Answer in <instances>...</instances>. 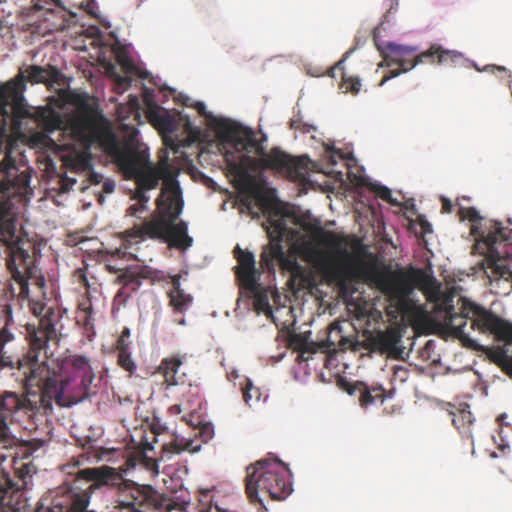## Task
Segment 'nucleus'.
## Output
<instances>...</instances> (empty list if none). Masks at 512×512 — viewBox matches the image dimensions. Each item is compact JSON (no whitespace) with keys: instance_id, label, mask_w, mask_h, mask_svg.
<instances>
[{"instance_id":"obj_1","label":"nucleus","mask_w":512,"mask_h":512,"mask_svg":"<svg viewBox=\"0 0 512 512\" xmlns=\"http://www.w3.org/2000/svg\"><path fill=\"white\" fill-rule=\"evenodd\" d=\"M266 141V134L258 126V210L266 216L261 226L279 231L286 237V243L291 246L303 240L302 231L316 240L323 229L321 222L309 214L297 215L288 204L280 201L276 189L266 186L261 172L264 169H271L289 178H297L304 169L302 161L293 158L278 147L267 150L264 146Z\"/></svg>"},{"instance_id":"obj_2","label":"nucleus","mask_w":512,"mask_h":512,"mask_svg":"<svg viewBox=\"0 0 512 512\" xmlns=\"http://www.w3.org/2000/svg\"><path fill=\"white\" fill-rule=\"evenodd\" d=\"M343 254L345 259L333 261L326 268L327 277L336 283L342 295L350 292V283L370 280L389 297L391 303L396 304L397 310L405 317L413 315L418 310L416 304L409 298L415 285L425 292H439L433 278L422 269L383 272L375 265L354 261L346 250Z\"/></svg>"},{"instance_id":"obj_3","label":"nucleus","mask_w":512,"mask_h":512,"mask_svg":"<svg viewBox=\"0 0 512 512\" xmlns=\"http://www.w3.org/2000/svg\"><path fill=\"white\" fill-rule=\"evenodd\" d=\"M1 165L8 178L7 181H0V241L7 247V268L18 285V297L29 299L30 285L40 295H44L45 279L36 266L35 244L16 236V215L12 211L11 195L16 192L17 186L26 185L28 179L26 176L19 180L10 179L16 177L12 171L17 170V167L9 152L5 154Z\"/></svg>"},{"instance_id":"obj_4","label":"nucleus","mask_w":512,"mask_h":512,"mask_svg":"<svg viewBox=\"0 0 512 512\" xmlns=\"http://www.w3.org/2000/svg\"><path fill=\"white\" fill-rule=\"evenodd\" d=\"M241 214L256 218V140L251 130L226 118L214 120Z\"/></svg>"},{"instance_id":"obj_5","label":"nucleus","mask_w":512,"mask_h":512,"mask_svg":"<svg viewBox=\"0 0 512 512\" xmlns=\"http://www.w3.org/2000/svg\"><path fill=\"white\" fill-rule=\"evenodd\" d=\"M437 310L444 313L446 329L467 348L483 350V347L465 332L468 321L472 330L491 334L497 341L512 345V322L476 302L459 297L455 305L453 297L447 295L441 303H437Z\"/></svg>"},{"instance_id":"obj_6","label":"nucleus","mask_w":512,"mask_h":512,"mask_svg":"<svg viewBox=\"0 0 512 512\" xmlns=\"http://www.w3.org/2000/svg\"><path fill=\"white\" fill-rule=\"evenodd\" d=\"M59 77V71L52 65L45 67L38 65H29L11 80L0 84V129L3 130L7 125L8 119L27 115V109L24 104V91L26 82L34 84H50L56 82Z\"/></svg>"},{"instance_id":"obj_7","label":"nucleus","mask_w":512,"mask_h":512,"mask_svg":"<svg viewBox=\"0 0 512 512\" xmlns=\"http://www.w3.org/2000/svg\"><path fill=\"white\" fill-rule=\"evenodd\" d=\"M94 378L50 374L45 366L32 362L27 381L41 390L44 398L55 400L60 406L82 402L96 392L92 390Z\"/></svg>"},{"instance_id":"obj_8","label":"nucleus","mask_w":512,"mask_h":512,"mask_svg":"<svg viewBox=\"0 0 512 512\" xmlns=\"http://www.w3.org/2000/svg\"><path fill=\"white\" fill-rule=\"evenodd\" d=\"M122 477V473L107 465L78 470L77 479L91 482L88 491H69L54 497L48 512H95L88 510L90 493L101 487L116 488L119 483H122Z\"/></svg>"},{"instance_id":"obj_9","label":"nucleus","mask_w":512,"mask_h":512,"mask_svg":"<svg viewBox=\"0 0 512 512\" xmlns=\"http://www.w3.org/2000/svg\"><path fill=\"white\" fill-rule=\"evenodd\" d=\"M30 309L39 318L37 327L31 325L27 327L30 342L28 358L36 364L39 362V353L47 347V343L58 339L63 326L62 310L56 304L48 305L33 300L30 301Z\"/></svg>"},{"instance_id":"obj_10","label":"nucleus","mask_w":512,"mask_h":512,"mask_svg":"<svg viewBox=\"0 0 512 512\" xmlns=\"http://www.w3.org/2000/svg\"><path fill=\"white\" fill-rule=\"evenodd\" d=\"M501 233L500 230H495L488 239L478 244V247L484 244L486 249V256L479 265L497 289V293L507 295L512 291V270L502 262L509 254L507 244L510 238H505Z\"/></svg>"},{"instance_id":"obj_11","label":"nucleus","mask_w":512,"mask_h":512,"mask_svg":"<svg viewBox=\"0 0 512 512\" xmlns=\"http://www.w3.org/2000/svg\"><path fill=\"white\" fill-rule=\"evenodd\" d=\"M237 265L233 268L238 286L236 317L256 311V261L254 253L236 245L232 251Z\"/></svg>"},{"instance_id":"obj_12","label":"nucleus","mask_w":512,"mask_h":512,"mask_svg":"<svg viewBox=\"0 0 512 512\" xmlns=\"http://www.w3.org/2000/svg\"><path fill=\"white\" fill-rule=\"evenodd\" d=\"M98 143L102 150L113 160L123 174L124 178L132 180L133 177L150 164V156L146 149H140L122 143L109 129L98 134Z\"/></svg>"},{"instance_id":"obj_13","label":"nucleus","mask_w":512,"mask_h":512,"mask_svg":"<svg viewBox=\"0 0 512 512\" xmlns=\"http://www.w3.org/2000/svg\"><path fill=\"white\" fill-rule=\"evenodd\" d=\"M178 171L171 165L166 153L159 157L156 165L147 164L142 170L132 178L137 188L141 190L155 189L160 180L163 181L161 194L157 199H162L163 205L166 203L177 202L181 198V189L176 176Z\"/></svg>"},{"instance_id":"obj_14","label":"nucleus","mask_w":512,"mask_h":512,"mask_svg":"<svg viewBox=\"0 0 512 512\" xmlns=\"http://www.w3.org/2000/svg\"><path fill=\"white\" fill-rule=\"evenodd\" d=\"M156 223L160 225L161 232L156 239H163L171 247L185 251L192 246L193 239L187 233V223L180 221L175 223L183 209L182 197L177 202L163 205L162 199L156 200Z\"/></svg>"},{"instance_id":"obj_15","label":"nucleus","mask_w":512,"mask_h":512,"mask_svg":"<svg viewBox=\"0 0 512 512\" xmlns=\"http://www.w3.org/2000/svg\"><path fill=\"white\" fill-rule=\"evenodd\" d=\"M258 489L265 490L274 500L286 499L292 488V474L277 458L258 460Z\"/></svg>"},{"instance_id":"obj_16","label":"nucleus","mask_w":512,"mask_h":512,"mask_svg":"<svg viewBox=\"0 0 512 512\" xmlns=\"http://www.w3.org/2000/svg\"><path fill=\"white\" fill-rule=\"evenodd\" d=\"M33 409V403L24 395L10 391L0 395V444L6 446L9 434L8 423L15 421L18 414H27Z\"/></svg>"},{"instance_id":"obj_17","label":"nucleus","mask_w":512,"mask_h":512,"mask_svg":"<svg viewBox=\"0 0 512 512\" xmlns=\"http://www.w3.org/2000/svg\"><path fill=\"white\" fill-rule=\"evenodd\" d=\"M415 47L398 45L395 43H387L384 48L380 49L383 61L379 64V67H390L392 65H399L400 69L391 70L389 75H385L380 86L384 85L388 80L399 76L403 72L410 71L413 67H410L414 61L416 52Z\"/></svg>"},{"instance_id":"obj_18","label":"nucleus","mask_w":512,"mask_h":512,"mask_svg":"<svg viewBox=\"0 0 512 512\" xmlns=\"http://www.w3.org/2000/svg\"><path fill=\"white\" fill-rule=\"evenodd\" d=\"M458 216L461 221L467 219L472 223L471 234L476 239L474 250L478 251L484 257L486 256L485 245L483 244L478 247V244L480 242H484L486 238L488 239V236H490V234H493L495 230H500L502 232V236H504L505 238H510L507 235V229L502 227L500 222L490 220L488 222H485L484 225H479L481 224L483 218L480 216L479 212L474 207L466 208L460 206L458 210Z\"/></svg>"},{"instance_id":"obj_19","label":"nucleus","mask_w":512,"mask_h":512,"mask_svg":"<svg viewBox=\"0 0 512 512\" xmlns=\"http://www.w3.org/2000/svg\"><path fill=\"white\" fill-rule=\"evenodd\" d=\"M132 502H126L133 512H141V508L153 511H169L172 508L170 498L155 490L151 485H136L130 489Z\"/></svg>"},{"instance_id":"obj_20","label":"nucleus","mask_w":512,"mask_h":512,"mask_svg":"<svg viewBox=\"0 0 512 512\" xmlns=\"http://www.w3.org/2000/svg\"><path fill=\"white\" fill-rule=\"evenodd\" d=\"M402 335L398 328L388 327L371 333L364 343V348L371 352L386 354L391 358L401 357L402 349L399 347Z\"/></svg>"},{"instance_id":"obj_21","label":"nucleus","mask_w":512,"mask_h":512,"mask_svg":"<svg viewBox=\"0 0 512 512\" xmlns=\"http://www.w3.org/2000/svg\"><path fill=\"white\" fill-rule=\"evenodd\" d=\"M155 271L143 265H132L123 268L114 283L121 285L116 298L126 300L132 293L138 291L143 279H154Z\"/></svg>"},{"instance_id":"obj_22","label":"nucleus","mask_w":512,"mask_h":512,"mask_svg":"<svg viewBox=\"0 0 512 512\" xmlns=\"http://www.w3.org/2000/svg\"><path fill=\"white\" fill-rule=\"evenodd\" d=\"M21 496L9 473L0 469V512H22L25 505L20 501Z\"/></svg>"},{"instance_id":"obj_23","label":"nucleus","mask_w":512,"mask_h":512,"mask_svg":"<svg viewBox=\"0 0 512 512\" xmlns=\"http://www.w3.org/2000/svg\"><path fill=\"white\" fill-rule=\"evenodd\" d=\"M269 239V255L272 259L278 261L281 268L285 271L295 273L300 270L297 260L293 257L287 256L283 250V242H286V237L282 236L279 231L263 228Z\"/></svg>"},{"instance_id":"obj_24","label":"nucleus","mask_w":512,"mask_h":512,"mask_svg":"<svg viewBox=\"0 0 512 512\" xmlns=\"http://www.w3.org/2000/svg\"><path fill=\"white\" fill-rule=\"evenodd\" d=\"M182 364L183 357L180 355H172L161 360L157 372L163 376V384L167 387L186 384V375L179 374Z\"/></svg>"},{"instance_id":"obj_25","label":"nucleus","mask_w":512,"mask_h":512,"mask_svg":"<svg viewBox=\"0 0 512 512\" xmlns=\"http://www.w3.org/2000/svg\"><path fill=\"white\" fill-rule=\"evenodd\" d=\"M345 389L350 395L358 394L360 404L363 407L375 404L377 401L383 402L385 398V390L382 387H368L361 381L347 384Z\"/></svg>"},{"instance_id":"obj_26","label":"nucleus","mask_w":512,"mask_h":512,"mask_svg":"<svg viewBox=\"0 0 512 512\" xmlns=\"http://www.w3.org/2000/svg\"><path fill=\"white\" fill-rule=\"evenodd\" d=\"M161 228L156 223V217L152 220H145L141 225H134L132 228L123 232V238L126 241L131 240H144L146 237L156 239L160 234Z\"/></svg>"},{"instance_id":"obj_27","label":"nucleus","mask_w":512,"mask_h":512,"mask_svg":"<svg viewBox=\"0 0 512 512\" xmlns=\"http://www.w3.org/2000/svg\"><path fill=\"white\" fill-rule=\"evenodd\" d=\"M37 124L47 132H53L60 129L63 124L62 116L52 108L42 107L35 113Z\"/></svg>"},{"instance_id":"obj_28","label":"nucleus","mask_w":512,"mask_h":512,"mask_svg":"<svg viewBox=\"0 0 512 512\" xmlns=\"http://www.w3.org/2000/svg\"><path fill=\"white\" fill-rule=\"evenodd\" d=\"M63 165L74 172H84L91 169V156L84 151H72L62 157Z\"/></svg>"},{"instance_id":"obj_29","label":"nucleus","mask_w":512,"mask_h":512,"mask_svg":"<svg viewBox=\"0 0 512 512\" xmlns=\"http://www.w3.org/2000/svg\"><path fill=\"white\" fill-rule=\"evenodd\" d=\"M468 408L469 406L466 405L453 413L452 423L463 437L472 440L474 417Z\"/></svg>"},{"instance_id":"obj_30","label":"nucleus","mask_w":512,"mask_h":512,"mask_svg":"<svg viewBox=\"0 0 512 512\" xmlns=\"http://www.w3.org/2000/svg\"><path fill=\"white\" fill-rule=\"evenodd\" d=\"M66 364L69 367L67 371L69 376L95 378V374L90 366V361L85 356H70Z\"/></svg>"},{"instance_id":"obj_31","label":"nucleus","mask_w":512,"mask_h":512,"mask_svg":"<svg viewBox=\"0 0 512 512\" xmlns=\"http://www.w3.org/2000/svg\"><path fill=\"white\" fill-rule=\"evenodd\" d=\"M169 305L173 308L175 314L185 313L192 303V296L185 291H169Z\"/></svg>"},{"instance_id":"obj_32","label":"nucleus","mask_w":512,"mask_h":512,"mask_svg":"<svg viewBox=\"0 0 512 512\" xmlns=\"http://www.w3.org/2000/svg\"><path fill=\"white\" fill-rule=\"evenodd\" d=\"M199 449H200V446H197V447L193 446L192 440L174 439L169 444H167L163 447V452L179 454L183 451L196 452Z\"/></svg>"},{"instance_id":"obj_33","label":"nucleus","mask_w":512,"mask_h":512,"mask_svg":"<svg viewBox=\"0 0 512 512\" xmlns=\"http://www.w3.org/2000/svg\"><path fill=\"white\" fill-rule=\"evenodd\" d=\"M256 463H251L246 467L245 488L246 494L251 503L256 502Z\"/></svg>"},{"instance_id":"obj_34","label":"nucleus","mask_w":512,"mask_h":512,"mask_svg":"<svg viewBox=\"0 0 512 512\" xmlns=\"http://www.w3.org/2000/svg\"><path fill=\"white\" fill-rule=\"evenodd\" d=\"M463 60V54L455 51L444 49L442 46L439 47V55L437 64L454 66Z\"/></svg>"},{"instance_id":"obj_35","label":"nucleus","mask_w":512,"mask_h":512,"mask_svg":"<svg viewBox=\"0 0 512 512\" xmlns=\"http://www.w3.org/2000/svg\"><path fill=\"white\" fill-rule=\"evenodd\" d=\"M136 462L142 464L147 470L155 474L158 473V461L153 457H149L145 451L139 452L135 457L127 460L129 466H135Z\"/></svg>"},{"instance_id":"obj_36","label":"nucleus","mask_w":512,"mask_h":512,"mask_svg":"<svg viewBox=\"0 0 512 512\" xmlns=\"http://www.w3.org/2000/svg\"><path fill=\"white\" fill-rule=\"evenodd\" d=\"M439 47L440 45L434 44L431 45L428 50L418 55H415L414 61L411 63L410 67H415L416 65L421 63L437 64Z\"/></svg>"},{"instance_id":"obj_37","label":"nucleus","mask_w":512,"mask_h":512,"mask_svg":"<svg viewBox=\"0 0 512 512\" xmlns=\"http://www.w3.org/2000/svg\"><path fill=\"white\" fill-rule=\"evenodd\" d=\"M136 485V483L130 480H126L122 477V483H119L116 487L119 492L118 503L120 507L125 509L131 508L130 506H126V502H132V497L130 496V489H132V487H136Z\"/></svg>"},{"instance_id":"obj_38","label":"nucleus","mask_w":512,"mask_h":512,"mask_svg":"<svg viewBox=\"0 0 512 512\" xmlns=\"http://www.w3.org/2000/svg\"><path fill=\"white\" fill-rule=\"evenodd\" d=\"M92 312V304L89 301L79 303L77 312V322L81 323L85 328L92 326Z\"/></svg>"},{"instance_id":"obj_39","label":"nucleus","mask_w":512,"mask_h":512,"mask_svg":"<svg viewBox=\"0 0 512 512\" xmlns=\"http://www.w3.org/2000/svg\"><path fill=\"white\" fill-rule=\"evenodd\" d=\"M315 241L333 248H339L343 243H345V239L343 237L333 231H325L324 229H322Z\"/></svg>"},{"instance_id":"obj_40","label":"nucleus","mask_w":512,"mask_h":512,"mask_svg":"<svg viewBox=\"0 0 512 512\" xmlns=\"http://www.w3.org/2000/svg\"><path fill=\"white\" fill-rule=\"evenodd\" d=\"M117 364L129 375H133L137 369L136 362L132 359L131 351L117 353Z\"/></svg>"},{"instance_id":"obj_41","label":"nucleus","mask_w":512,"mask_h":512,"mask_svg":"<svg viewBox=\"0 0 512 512\" xmlns=\"http://www.w3.org/2000/svg\"><path fill=\"white\" fill-rule=\"evenodd\" d=\"M341 88L344 89L345 92H351L352 94H357L361 88V82L358 77H347L345 73H342V83Z\"/></svg>"},{"instance_id":"obj_42","label":"nucleus","mask_w":512,"mask_h":512,"mask_svg":"<svg viewBox=\"0 0 512 512\" xmlns=\"http://www.w3.org/2000/svg\"><path fill=\"white\" fill-rule=\"evenodd\" d=\"M30 8L35 10L52 11L55 7H61L60 0H30Z\"/></svg>"},{"instance_id":"obj_43","label":"nucleus","mask_w":512,"mask_h":512,"mask_svg":"<svg viewBox=\"0 0 512 512\" xmlns=\"http://www.w3.org/2000/svg\"><path fill=\"white\" fill-rule=\"evenodd\" d=\"M491 357L493 362L496 363L503 372L506 370L508 360L512 358V356L507 355L503 348H497L495 351H493Z\"/></svg>"},{"instance_id":"obj_44","label":"nucleus","mask_w":512,"mask_h":512,"mask_svg":"<svg viewBox=\"0 0 512 512\" xmlns=\"http://www.w3.org/2000/svg\"><path fill=\"white\" fill-rule=\"evenodd\" d=\"M306 339L301 334H290L289 335V347L298 351L306 352Z\"/></svg>"},{"instance_id":"obj_45","label":"nucleus","mask_w":512,"mask_h":512,"mask_svg":"<svg viewBox=\"0 0 512 512\" xmlns=\"http://www.w3.org/2000/svg\"><path fill=\"white\" fill-rule=\"evenodd\" d=\"M374 191L376 195L381 198L382 200L392 204V205H398V201L392 198L391 190L385 186H375Z\"/></svg>"},{"instance_id":"obj_46","label":"nucleus","mask_w":512,"mask_h":512,"mask_svg":"<svg viewBox=\"0 0 512 512\" xmlns=\"http://www.w3.org/2000/svg\"><path fill=\"white\" fill-rule=\"evenodd\" d=\"M354 50H355V48H351V49H349L348 51H346V52L343 54L342 58H341L338 62H336V63H335V65H334V66H332V67L328 70V75H329L330 77H332V78H333V77H335V71H336V70H342V71H344V63H345V61L349 58V56L354 52Z\"/></svg>"},{"instance_id":"obj_47","label":"nucleus","mask_w":512,"mask_h":512,"mask_svg":"<svg viewBox=\"0 0 512 512\" xmlns=\"http://www.w3.org/2000/svg\"><path fill=\"white\" fill-rule=\"evenodd\" d=\"M484 70L489 71L500 78L507 77L509 80L512 78L511 72H509L504 66L488 65L484 68Z\"/></svg>"},{"instance_id":"obj_48","label":"nucleus","mask_w":512,"mask_h":512,"mask_svg":"<svg viewBox=\"0 0 512 512\" xmlns=\"http://www.w3.org/2000/svg\"><path fill=\"white\" fill-rule=\"evenodd\" d=\"M409 377V369L405 366H395L393 368V378L399 382H405Z\"/></svg>"},{"instance_id":"obj_49","label":"nucleus","mask_w":512,"mask_h":512,"mask_svg":"<svg viewBox=\"0 0 512 512\" xmlns=\"http://www.w3.org/2000/svg\"><path fill=\"white\" fill-rule=\"evenodd\" d=\"M253 388V382L250 379L245 380V385L241 387L242 397L246 404L250 405L249 402L251 400L250 390Z\"/></svg>"},{"instance_id":"obj_50","label":"nucleus","mask_w":512,"mask_h":512,"mask_svg":"<svg viewBox=\"0 0 512 512\" xmlns=\"http://www.w3.org/2000/svg\"><path fill=\"white\" fill-rule=\"evenodd\" d=\"M79 465H80L79 460L75 461L74 463H67V464L63 465L62 471L64 473H66V474L75 475L76 476V472L78 470H81L79 468Z\"/></svg>"},{"instance_id":"obj_51","label":"nucleus","mask_w":512,"mask_h":512,"mask_svg":"<svg viewBox=\"0 0 512 512\" xmlns=\"http://www.w3.org/2000/svg\"><path fill=\"white\" fill-rule=\"evenodd\" d=\"M115 349L119 352H129L130 342L127 339L118 338L116 341Z\"/></svg>"},{"instance_id":"obj_52","label":"nucleus","mask_w":512,"mask_h":512,"mask_svg":"<svg viewBox=\"0 0 512 512\" xmlns=\"http://www.w3.org/2000/svg\"><path fill=\"white\" fill-rule=\"evenodd\" d=\"M146 191L147 190H141L140 188H137V191H136V194L134 197L138 200V204L143 208H145V205L149 201V196L146 195Z\"/></svg>"},{"instance_id":"obj_53","label":"nucleus","mask_w":512,"mask_h":512,"mask_svg":"<svg viewBox=\"0 0 512 512\" xmlns=\"http://www.w3.org/2000/svg\"><path fill=\"white\" fill-rule=\"evenodd\" d=\"M189 512H212V507L209 503L198 502Z\"/></svg>"},{"instance_id":"obj_54","label":"nucleus","mask_w":512,"mask_h":512,"mask_svg":"<svg viewBox=\"0 0 512 512\" xmlns=\"http://www.w3.org/2000/svg\"><path fill=\"white\" fill-rule=\"evenodd\" d=\"M200 434L204 438V441H208L213 436V427L210 424H205L200 428Z\"/></svg>"},{"instance_id":"obj_55","label":"nucleus","mask_w":512,"mask_h":512,"mask_svg":"<svg viewBox=\"0 0 512 512\" xmlns=\"http://www.w3.org/2000/svg\"><path fill=\"white\" fill-rule=\"evenodd\" d=\"M13 338V335L9 332L7 328H2L0 330V345L4 348V345L9 342Z\"/></svg>"},{"instance_id":"obj_56","label":"nucleus","mask_w":512,"mask_h":512,"mask_svg":"<svg viewBox=\"0 0 512 512\" xmlns=\"http://www.w3.org/2000/svg\"><path fill=\"white\" fill-rule=\"evenodd\" d=\"M87 171L89 172V181H90V183L98 185V184H100L102 182L103 176L101 174L96 173V172L92 171L91 169L87 170Z\"/></svg>"},{"instance_id":"obj_57","label":"nucleus","mask_w":512,"mask_h":512,"mask_svg":"<svg viewBox=\"0 0 512 512\" xmlns=\"http://www.w3.org/2000/svg\"><path fill=\"white\" fill-rule=\"evenodd\" d=\"M115 189V182L111 179H107L103 182L102 191L106 194H110Z\"/></svg>"},{"instance_id":"obj_58","label":"nucleus","mask_w":512,"mask_h":512,"mask_svg":"<svg viewBox=\"0 0 512 512\" xmlns=\"http://www.w3.org/2000/svg\"><path fill=\"white\" fill-rule=\"evenodd\" d=\"M441 202H442V212L443 213H451L452 208H453L451 201L445 197H442Z\"/></svg>"},{"instance_id":"obj_59","label":"nucleus","mask_w":512,"mask_h":512,"mask_svg":"<svg viewBox=\"0 0 512 512\" xmlns=\"http://www.w3.org/2000/svg\"><path fill=\"white\" fill-rule=\"evenodd\" d=\"M180 275H175L172 277V289L170 291H183L180 285Z\"/></svg>"},{"instance_id":"obj_60","label":"nucleus","mask_w":512,"mask_h":512,"mask_svg":"<svg viewBox=\"0 0 512 512\" xmlns=\"http://www.w3.org/2000/svg\"><path fill=\"white\" fill-rule=\"evenodd\" d=\"M145 208L141 207L139 204H134L130 206L127 210L129 215H136L138 212H141Z\"/></svg>"},{"instance_id":"obj_61","label":"nucleus","mask_w":512,"mask_h":512,"mask_svg":"<svg viewBox=\"0 0 512 512\" xmlns=\"http://www.w3.org/2000/svg\"><path fill=\"white\" fill-rule=\"evenodd\" d=\"M157 120L159 124L164 128H168V126L171 124V121L167 116H157Z\"/></svg>"},{"instance_id":"obj_62","label":"nucleus","mask_w":512,"mask_h":512,"mask_svg":"<svg viewBox=\"0 0 512 512\" xmlns=\"http://www.w3.org/2000/svg\"><path fill=\"white\" fill-rule=\"evenodd\" d=\"M119 61L126 70H131L134 67L128 58H120Z\"/></svg>"},{"instance_id":"obj_63","label":"nucleus","mask_w":512,"mask_h":512,"mask_svg":"<svg viewBox=\"0 0 512 512\" xmlns=\"http://www.w3.org/2000/svg\"><path fill=\"white\" fill-rule=\"evenodd\" d=\"M196 109H197V111L199 112L200 115L206 116V107H205L204 103L198 102L196 104Z\"/></svg>"},{"instance_id":"obj_64","label":"nucleus","mask_w":512,"mask_h":512,"mask_svg":"<svg viewBox=\"0 0 512 512\" xmlns=\"http://www.w3.org/2000/svg\"><path fill=\"white\" fill-rule=\"evenodd\" d=\"M504 373L512 378V358L508 360Z\"/></svg>"}]
</instances>
